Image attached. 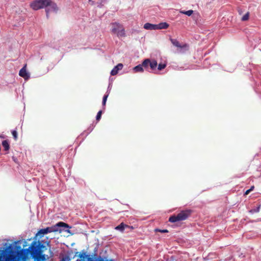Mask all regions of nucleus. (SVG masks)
<instances>
[{"instance_id":"6e6552de","label":"nucleus","mask_w":261,"mask_h":261,"mask_svg":"<svg viewBox=\"0 0 261 261\" xmlns=\"http://www.w3.org/2000/svg\"><path fill=\"white\" fill-rule=\"evenodd\" d=\"M170 40L172 44L174 46H175L178 48H185L186 49H188L189 45L185 43V44H184L183 45H180L179 42L175 39L170 38Z\"/></svg>"},{"instance_id":"7ed1b4c3","label":"nucleus","mask_w":261,"mask_h":261,"mask_svg":"<svg viewBox=\"0 0 261 261\" xmlns=\"http://www.w3.org/2000/svg\"><path fill=\"white\" fill-rule=\"evenodd\" d=\"M111 25L112 33L116 34L118 38L126 36L125 29L122 24L115 22L111 23Z\"/></svg>"},{"instance_id":"9b49d317","label":"nucleus","mask_w":261,"mask_h":261,"mask_svg":"<svg viewBox=\"0 0 261 261\" xmlns=\"http://www.w3.org/2000/svg\"><path fill=\"white\" fill-rule=\"evenodd\" d=\"M144 28L146 30H156V25L150 23H146L144 25Z\"/></svg>"},{"instance_id":"20e7f679","label":"nucleus","mask_w":261,"mask_h":261,"mask_svg":"<svg viewBox=\"0 0 261 261\" xmlns=\"http://www.w3.org/2000/svg\"><path fill=\"white\" fill-rule=\"evenodd\" d=\"M191 214V210L182 211L177 215H173L169 219V221L174 223L177 221H183L186 220Z\"/></svg>"},{"instance_id":"b1692460","label":"nucleus","mask_w":261,"mask_h":261,"mask_svg":"<svg viewBox=\"0 0 261 261\" xmlns=\"http://www.w3.org/2000/svg\"><path fill=\"white\" fill-rule=\"evenodd\" d=\"M155 231H156V232L158 231V232H162V233H166V232H168V230L167 229H155Z\"/></svg>"},{"instance_id":"5701e85b","label":"nucleus","mask_w":261,"mask_h":261,"mask_svg":"<svg viewBox=\"0 0 261 261\" xmlns=\"http://www.w3.org/2000/svg\"><path fill=\"white\" fill-rule=\"evenodd\" d=\"M12 136L14 138V139L16 140L17 139V132L16 130H13L12 132Z\"/></svg>"},{"instance_id":"4468645a","label":"nucleus","mask_w":261,"mask_h":261,"mask_svg":"<svg viewBox=\"0 0 261 261\" xmlns=\"http://www.w3.org/2000/svg\"><path fill=\"white\" fill-rule=\"evenodd\" d=\"M2 146L4 148L5 151H8L10 149V145L9 142L7 140H4L2 142Z\"/></svg>"},{"instance_id":"a878e982","label":"nucleus","mask_w":261,"mask_h":261,"mask_svg":"<svg viewBox=\"0 0 261 261\" xmlns=\"http://www.w3.org/2000/svg\"><path fill=\"white\" fill-rule=\"evenodd\" d=\"M64 258L67 260V261H69L70 260V257L68 256H66Z\"/></svg>"},{"instance_id":"6ab92c4d","label":"nucleus","mask_w":261,"mask_h":261,"mask_svg":"<svg viewBox=\"0 0 261 261\" xmlns=\"http://www.w3.org/2000/svg\"><path fill=\"white\" fill-rule=\"evenodd\" d=\"M249 17V13L247 12L242 17L241 20L242 21H246L248 20Z\"/></svg>"},{"instance_id":"9d476101","label":"nucleus","mask_w":261,"mask_h":261,"mask_svg":"<svg viewBox=\"0 0 261 261\" xmlns=\"http://www.w3.org/2000/svg\"><path fill=\"white\" fill-rule=\"evenodd\" d=\"M123 67V65L121 63H119L118 65H117L116 66H115L113 69L111 70V74L112 75H116L118 71L121 70Z\"/></svg>"},{"instance_id":"ddd939ff","label":"nucleus","mask_w":261,"mask_h":261,"mask_svg":"<svg viewBox=\"0 0 261 261\" xmlns=\"http://www.w3.org/2000/svg\"><path fill=\"white\" fill-rule=\"evenodd\" d=\"M129 226L124 224L123 223H121L119 225L115 227V229L120 231L121 232H123L125 228L128 227Z\"/></svg>"},{"instance_id":"423d86ee","label":"nucleus","mask_w":261,"mask_h":261,"mask_svg":"<svg viewBox=\"0 0 261 261\" xmlns=\"http://www.w3.org/2000/svg\"><path fill=\"white\" fill-rule=\"evenodd\" d=\"M51 0H35L33 2L30 6L34 10H38L47 7Z\"/></svg>"},{"instance_id":"f03ea898","label":"nucleus","mask_w":261,"mask_h":261,"mask_svg":"<svg viewBox=\"0 0 261 261\" xmlns=\"http://www.w3.org/2000/svg\"><path fill=\"white\" fill-rule=\"evenodd\" d=\"M0 261H18L16 252L12 245H10L0 253Z\"/></svg>"},{"instance_id":"393cba45","label":"nucleus","mask_w":261,"mask_h":261,"mask_svg":"<svg viewBox=\"0 0 261 261\" xmlns=\"http://www.w3.org/2000/svg\"><path fill=\"white\" fill-rule=\"evenodd\" d=\"M251 191V189H248L245 192V195H248Z\"/></svg>"},{"instance_id":"412c9836","label":"nucleus","mask_w":261,"mask_h":261,"mask_svg":"<svg viewBox=\"0 0 261 261\" xmlns=\"http://www.w3.org/2000/svg\"><path fill=\"white\" fill-rule=\"evenodd\" d=\"M101 114H102V111H99L97 114V115H96V120L97 121H99L100 118H101Z\"/></svg>"},{"instance_id":"0eeeda50","label":"nucleus","mask_w":261,"mask_h":261,"mask_svg":"<svg viewBox=\"0 0 261 261\" xmlns=\"http://www.w3.org/2000/svg\"><path fill=\"white\" fill-rule=\"evenodd\" d=\"M58 11V7L57 5L53 3L51 1L49 5L45 8L46 15L47 18H49V15L52 13H57Z\"/></svg>"},{"instance_id":"a211bd4d","label":"nucleus","mask_w":261,"mask_h":261,"mask_svg":"<svg viewBox=\"0 0 261 261\" xmlns=\"http://www.w3.org/2000/svg\"><path fill=\"white\" fill-rule=\"evenodd\" d=\"M180 13L186 14L189 16H191L193 13V11L192 10H188V11H180Z\"/></svg>"},{"instance_id":"4be33fe9","label":"nucleus","mask_w":261,"mask_h":261,"mask_svg":"<svg viewBox=\"0 0 261 261\" xmlns=\"http://www.w3.org/2000/svg\"><path fill=\"white\" fill-rule=\"evenodd\" d=\"M108 97V94L105 95L103 96V99H102V105H103V106H105Z\"/></svg>"},{"instance_id":"1a4fd4ad","label":"nucleus","mask_w":261,"mask_h":261,"mask_svg":"<svg viewBox=\"0 0 261 261\" xmlns=\"http://www.w3.org/2000/svg\"><path fill=\"white\" fill-rule=\"evenodd\" d=\"M27 64H25L19 71V75L23 77L25 80H27L30 77L29 74L27 72Z\"/></svg>"},{"instance_id":"f8f14e48","label":"nucleus","mask_w":261,"mask_h":261,"mask_svg":"<svg viewBox=\"0 0 261 261\" xmlns=\"http://www.w3.org/2000/svg\"><path fill=\"white\" fill-rule=\"evenodd\" d=\"M156 30L166 29H167L169 25L167 22H161L158 24H156Z\"/></svg>"},{"instance_id":"bb28decb","label":"nucleus","mask_w":261,"mask_h":261,"mask_svg":"<svg viewBox=\"0 0 261 261\" xmlns=\"http://www.w3.org/2000/svg\"><path fill=\"white\" fill-rule=\"evenodd\" d=\"M254 187V186H252L249 189H251V191L253 190Z\"/></svg>"},{"instance_id":"aec40b11","label":"nucleus","mask_w":261,"mask_h":261,"mask_svg":"<svg viewBox=\"0 0 261 261\" xmlns=\"http://www.w3.org/2000/svg\"><path fill=\"white\" fill-rule=\"evenodd\" d=\"M166 66V65L165 64H159L158 65V69L159 70H162V69H164Z\"/></svg>"},{"instance_id":"39448f33","label":"nucleus","mask_w":261,"mask_h":261,"mask_svg":"<svg viewBox=\"0 0 261 261\" xmlns=\"http://www.w3.org/2000/svg\"><path fill=\"white\" fill-rule=\"evenodd\" d=\"M61 226L64 227L65 228H68L69 227L68 224H67L64 222H60L58 223L57 224H56L55 225H54L53 226L48 227H46L44 229H40L39 230V231L38 232V233H37V234L44 235V234H47L48 233L58 231V227H61Z\"/></svg>"},{"instance_id":"f257e3e1","label":"nucleus","mask_w":261,"mask_h":261,"mask_svg":"<svg viewBox=\"0 0 261 261\" xmlns=\"http://www.w3.org/2000/svg\"><path fill=\"white\" fill-rule=\"evenodd\" d=\"M45 249V246L40 241H33L26 251L34 261H44L46 259V256L43 252Z\"/></svg>"},{"instance_id":"2eb2a0df","label":"nucleus","mask_w":261,"mask_h":261,"mask_svg":"<svg viewBox=\"0 0 261 261\" xmlns=\"http://www.w3.org/2000/svg\"><path fill=\"white\" fill-rule=\"evenodd\" d=\"M133 70L135 72H143V68L142 67V65L141 64L138 65L135 67L133 68Z\"/></svg>"},{"instance_id":"dca6fc26","label":"nucleus","mask_w":261,"mask_h":261,"mask_svg":"<svg viewBox=\"0 0 261 261\" xmlns=\"http://www.w3.org/2000/svg\"><path fill=\"white\" fill-rule=\"evenodd\" d=\"M150 62V60L149 59H145L141 64L142 65L143 68H147L148 66L149 65V63Z\"/></svg>"},{"instance_id":"f3484780","label":"nucleus","mask_w":261,"mask_h":261,"mask_svg":"<svg viewBox=\"0 0 261 261\" xmlns=\"http://www.w3.org/2000/svg\"><path fill=\"white\" fill-rule=\"evenodd\" d=\"M158 65L157 62L155 60H153L152 61H150L149 63V66L151 69H155Z\"/></svg>"}]
</instances>
